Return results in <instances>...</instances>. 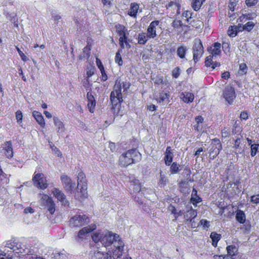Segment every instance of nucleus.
Segmentation results:
<instances>
[{
	"mask_svg": "<svg viewBox=\"0 0 259 259\" xmlns=\"http://www.w3.org/2000/svg\"><path fill=\"white\" fill-rule=\"evenodd\" d=\"M92 239L95 242H100L105 247L111 245V250L108 252H110L116 259L122 256L124 243L119 235L108 231H96L93 234Z\"/></svg>",
	"mask_w": 259,
	"mask_h": 259,
	"instance_id": "nucleus-1",
	"label": "nucleus"
},
{
	"mask_svg": "<svg viewBox=\"0 0 259 259\" xmlns=\"http://www.w3.org/2000/svg\"><path fill=\"white\" fill-rule=\"evenodd\" d=\"M140 155L136 149L129 150L120 156L119 164L121 166L126 167L140 159Z\"/></svg>",
	"mask_w": 259,
	"mask_h": 259,
	"instance_id": "nucleus-2",
	"label": "nucleus"
},
{
	"mask_svg": "<svg viewBox=\"0 0 259 259\" xmlns=\"http://www.w3.org/2000/svg\"><path fill=\"white\" fill-rule=\"evenodd\" d=\"M77 188L79 191H77L75 196L81 198H87V180L84 174L82 171H80L77 175Z\"/></svg>",
	"mask_w": 259,
	"mask_h": 259,
	"instance_id": "nucleus-3",
	"label": "nucleus"
},
{
	"mask_svg": "<svg viewBox=\"0 0 259 259\" xmlns=\"http://www.w3.org/2000/svg\"><path fill=\"white\" fill-rule=\"evenodd\" d=\"M90 222V219L83 214H76L72 217L69 221L70 228L77 229L87 225Z\"/></svg>",
	"mask_w": 259,
	"mask_h": 259,
	"instance_id": "nucleus-4",
	"label": "nucleus"
},
{
	"mask_svg": "<svg viewBox=\"0 0 259 259\" xmlns=\"http://www.w3.org/2000/svg\"><path fill=\"white\" fill-rule=\"evenodd\" d=\"M120 79H117L114 85L113 91L110 94V100L113 105H116L123 101Z\"/></svg>",
	"mask_w": 259,
	"mask_h": 259,
	"instance_id": "nucleus-5",
	"label": "nucleus"
},
{
	"mask_svg": "<svg viewBox=\"0 0 259 259\" xmlns=\"http://www.w3.org/2000/svg\"><path fill=\"white\" fill-rule=\"evenodd\" d=\"M37 252V249L34 246H26L25 245L17 243L16 245L14 253L18 254L19 257L24 256L25 255H35Z\"/></svg>",
	"mask_w": 259,
	"mask_h": 259,
	"instance_id": "nucleus-6",
	"label": "nucleus"
},
{
	"mask_svg": "<svg viewBox=\"0 0 259 259\" xmlns=\"http://www.w3.org/2000/svg\"><path fill=\"white\" fill-rule=\"evenodd\" d=\"M40 196L39 203L41 206L47 208L50 213L53 214L55 210V204L52 198L47 194H42Z\"/></svg>",
	"mask_w": 259,
	"mask_h": 259,
	"instance_id": "nucleus-7",
	"label": "nucleus"
},
{
	"mask_svg": "<svg viewBox=\"0 0 259 259\" xmlns=\"http://www.w3.org/2000/svg\"><path fill=\"white\" fill-rule=\"evenodd\" d=\"M192 50L193 60L195 62H196L200 60L204 52L203 47L200 39L194 40Z\"/></svg>",
	"mask_w": 259,
	"mask_h": 259,
	"instance_id": "nucleus-8",
	"label": "nucleus"
},
{
	"mask_svg": "<svg viewBox=\"0 0 259 259\" xmlns=\"http://www.w3.org/2000/svg\"><path fill=\"white\" fill-rule=\"evenodd\" d=\"M32 181L34 185L40 189L44 190L48 187L47 181L42 174H36L35 172Z\"/></svg>",
	"mask_w": 259,
	"mask_h": 259,
	"instance_id": "nucleus-9",
	"label": "nucleus"
},
{
	"mask_svg": "<svg viewBox=\"0 0 259 259\" xmlns=\"http://www.w3.org/2000/svg\"><path fill=\"white\" fill-rule=\"evenodd\" d=\"M211 147L209 150V156L213 159L219 154L222 149V144L218 139L212 140L211 144Z\"/></svg>",
	"mask_w": 259,
	"mask_h": 259,
	"instance_id": "nucleus-10",
	"label": "nucleus"
},
{
	"mask_svg": "<svg viewBox=\"0 0 259 259\" xmlns=\"http://www.w3.org/2000/svg\"><path fill=\"white\" fill-rule=\"evenodd\" d=\"M159 23L160 22L158 20L153 21L150 23L148 27L146 34L150 38L153 39L157 36L156 30L159 25Z\"/></svg>",
	"mask_w": 259,
	"mask_h": 259,
	"instance_id": "nucleus-11",
	"label": "nucleus"
},
{
	"mask_svg": "<svg viewBox=\"0 0 259 259\" xmlns=\"http://www.w3.org/2000/svg\"><path fill=\"white\" fill-rule=\"evenodd\" d=\"M223 96L226 101L229 104H232L235 98V93L232 87H226L224 90Z\"/></svg>",
	"mask_w": 259,
	"mask_h": 259,
	"instance_id": "nucleus-12",
	"label": "nucleus"
},
{
	"mask_svg": "<svg viewBox=\"0 0 259 259\" xmlns=\"http://www.w3.org/2000/svg\"><path fill=\"white\" fill-rule=\"evenodd\" d=\"M61 180L64 186L65 189L67 191H72L75 187V184L67 175H63L61 177Z\"/></svg>",
	"mask_w": 259,
	"mask_h": 259,
	"instance_id": "nucleus-13",
	"label": "nucleus"
},
{
	"mask_svg": "<svg viewBox=\"0 0 259 259\" xmlns=\"http://www.w3.org/2000/svg\"><path fill=\"white\" fill-rule=\"evenodd\" d=\"M52 194L54 196L60 201L63 205H68V201L66 198V196L59 189L57 188H54L52 190Z\"/></svg>",
	"mask_w": 259,
	"mask_h": 259,
	"instance_id": "nucleus-14",
	"label": "nucleus"
},
{
	"mask_svg": "<svg viewBox=\"0 0 259 259\" xmlns=\"http://www.w3.org/2000/svg\"><path fill=\"white\" fill-rule=\"evenodd\" d=\"M187 208L188 210L184 212V218L187 221L192 222L197 217V211L193 209L191 205H188Z\"/></svg>",
	"mask_w": 259,
	"mask_h": 259,
	"instance_id": "nucleus-15",
	"label": "nucleus"
},
{
	"mask_svg": "<svg viewBox=\"0 0 259 259\" xmlns=\"http://www.w3.org/2000/svg\"><path fill=\"white\" fill-rule=\"evenodd\" d=\"M96 228V225H92L88 227H83L78 233L76 239L79 241V239H82L87 234L94 230Z\"/></svg>",
	"mask_w": 259,
	"mask_h": 259,
	"instance_id": "nucleus-16",
	"label": "nucleus"
},
{
	"mask_svg": "<svg viewBox=\"0 0 259 259\" xmlns=\"http://www.w3.org/2000/svg\"><path fill=\"white\" fill-rule=\"evenodd\" d=\"M53 121L55 126L56 127V132L58 135H62L65 131L64 124L57 117H53Z\"/></svg>",
	"mask_w": 259,
	"mask_h": 259,
	"instance_id": "nucleus-17",
	"label": "nucleus"
},
{
	"mask_svg": "<svg viewBox=\"0 0 259 259\" xmlns=\"http://www.w3.org/2000/svg\"><path fill=\"white\" fill-rule=\"evenodd\" d=\"M130 183L131 185L129 189L131 191V193L140 192L141 190V186L139 181L137 179H134L131 181Z\"/></svg>",
	"mask_w": 259,
	"mask_h": 259,
	"instance_id": "nucleus-18",
	"label": "nucleus"
},
{
	"mask_svg": "<svg viewBox=\"0 0 259 259\" xmlns=\"http://www.w3.org/2000/svg\"><path fill=\"white\" fill-rule=\"evenodd\" d=\"M221 44L217 42L208 49V51L210 54H212L213 56L217 57L221 53Z\"/></svg>",
	"mask_w": 259,
	"mask_h": 259,
	"instance_id": "nucleus-19",
	"label": "nucleus"
},
{
	"mask_svg": "<svg viewBox=\"0 0 259 259\" xmlns=\"http://www.w3.org/2000/svg\"><path fill=\"white\" fill-rule=\"evenodd\" d=\"M173 159V153L171 151V148L167 147L166 149L164 156L165 163L166 165H170Z\"/></svg>",
	"mask_w": 259,
	"mask_h": 259,
	"instance_id": "nucleus-20",
	"label": "nucleus"
},
{
	"mask_svg": "<svg viewBox=\"0 0 259 259\" xmlns=\"http://www.w3.org/2000/svg\"><path fill=\"white\" fill-rule=\"evenodd\" d=\"M180 98L183 101L187 103H191L193 101L194 96L192 93L184 92L181 93Z\"/></svg>",
	"mask_w": 259,
	"mask_h": 259,
	"instance_id": "nucleus-21",
	"label": "nucleus"
},
{
	"mask_svg": "<svg viewBox=\"0 0 259 259\" xmlns=\"http://www.w3.org/2000/svg\"><path fill=\"white\" fill-rule=\"evenodd\" d=\"M4 149L5 154L8 158H11L13 156L12 144L10 141L6 142L5 143Z\"/></svg>",
	"mask_w": 259,
	"mask_h": 259,
	"instance_id": "nucleus-22",
	"label": "nucleus"
},
{
	"mask_svg": "<svg viewBox=\"0 0 259 259\" xmlns=\"http://www.w3.org/2000/svg\"><path fill=\"white\" fill-rule=\"evenodd\" d=\"M33 116L37 122V123L42 127H44L45 125V122L43 116L41 114L36 111H34L32 113Z\"/></svg>",
	"mask_w": 259,
	"mask_h": 259,
	"instance_id": "nucleus-23",
	"label": "nucleus"
},
{
	"mask_svg": "<svg viewBox=\"0 0 259 259\" xmlns=\"http://www.w3.org/2000/svg\"><path fill=\"white\" fill-rule=\"evenodd\" d=\"M87 99L88 100V106L90 109V111L93 112V108L96 105L95 98L91 93L88 92L87 93Z\"/></svg>",
	"mask_w": 259,
	"mask_h": 259,
	"instance_id": "nucleus-24",
	"label": "nucleus"
},
{
	"mask_svg": "<svg viewBox=\"0 0 259 259\" xmlns=\"http://www.w3.org/2000/svg\"><path fill=\"white\" fill-rule=\"evenodd\" d=\"M256 17L255 13L252 12L247 14H242L239 18V21L244 22L248 20H252Z\"/></svg>",
	"mask_w": 259,
	"mask_h": 259,
	"instance_id": "nucleus-25",
	"label": "nucleus"
},
{
	"mask_svg": "<svg viewBox=\"0 0 259 259\" xmlns=\"http://www.w3.org/2000/svg\"><path fill=\"white\" fill-rule=\"evenodd\" d=\"M139 9V6L136 3H132L130 9L128 11V15L131 16L136 17Z\"/></svg>",
	"mask_w": 259,
	"mask_h": 259,
	"instance_id": "nucleus-26",
	"label": "nucleus"
},
{
	"mask_svg": "<svg viewBox=\"0 0 259 259\" xmlns=\"http://www.w3.org/2000/svg\"><path fill=\"white\" fill-rule=\"evenodd\" d=\"M187 50L188 49L186 46H181L177 49V54L178 56L181 59H185V56Z\"/></svg>",
	"mask_w": 259,
	"mask_h": 259,
	"instance_id": "nucleus-27",
	"label": "nucleus"
},
{
	"mask_svg": "<svg viewBox=\"0 0 259 259\" xmlns=\"http://www.w3.org/2000/svg\"><path fill=\"white\" fill-rule=\"evenodd\" d=\"M227 251L228 254L227 255L231 257H234L236 253L238 251V248L234 245H229L227 247Z\"/></svg>",
	"mask_w": 259,
	"mask_h": 259,
	"instance_id": "nucleus-28",
	"label": "nucleus"
},
{
	"mask_svg": "<svg viewBox=\"0 0 259 259\" xmlns=\"http://www.w3.org/2000/svg\"><path fill=\"white\" fill-rule=\"evenodd\" d=\"M202 199L197 195V191L194 188L192 191L191 198V202L193 205L196 206L197 203L201 202Z\"/></svg>",
	"mask_w": 259,
	"mask_h": 259,
	"instance_id": "nucleus-29",
	"label": "nucleus"
},
{
	"mask_svg": "<svg viewBox=\"0 0 259 259\" xmlns=\"http://www.w3.org/2000/svg\"><path fill=\"white\" fill-rule=\"evenodd\" d=\"M236 219L238 222L243 224L245 222L246 216L242 210L238 209L236 211Z\"/></svg>",
	"mask_w": 259,
	"mask_h": 259,
	"instance_id": "nucleus-30",
	"label": "nucleus"
},
{
	"mask_svg": "<svg viewBox=\"0 0 259 259\" xmlns=\"http://www.w3.org/2000/svg\"><path fill=\"white\" fill-rule=\"evenodd\" d=\"M149 39H150V37L145 33H141L138 34V40L140 45H145Z\"/></svg>",
	"mask_w": 259,
	"mask_h": 259,
	"instance_id": "nucleus-31",
	"label": "nucleus"
},
{
	"mask_svg": "<svg viewBox=\"0 0 259 259\" xmlns=\"http://www.w3.org/2000/svg\"><path fill=\"white\" fill-rule=\"evenodd\" d=\"M210 237L212 240V244L214 246H217L218 241L220 240L221 235L216 232H213L210 234Z\"/></svg>",
	"mask_w": 259,
	"mask_h": 259,
	"instance_id": "nucleus-32",
	"label": "nucleus"
},
{
	"mask_svg": "<svg viewBox=\"0 0 259 259\" xmlns=\"http://www.w3.org/2000/svg\"><path fill=\"white\" fill-rule=\"evenodd\" d=\"M17 243L12 240H8L6 242L5 247L10 248L11 249L10 253L11 254L12 252H14ZM8 252H9V251H8Z\"/></svg>",
	"mask_w": 259,
	"mask_h": 259,
	"instance_id": "nucleus-33",
	"label": "nucleus"
},
{
	"mask_svg": "<svg viewBox=\"0 0 259 259\" xmlns=\"http://www.w3.org/2000/svg\"><path fill=\"white\" fill-rule=\"evenodd\" d=\"M54 257L55 259H67L66 252L64 250L56 251L54 254Z\"/></svg>",
	"mask_w": 259,
	"mask_h": 259,
	"instance_id": "nucleus-34",
	"label": "nucleus"
},
{
	"mask_svg": "<svg viewBox=\"0 0 259 259\" xmlns=\"http://www.w3.org/2000/svg\"><path fill=\"white\" fill-rule=\"evenodd\" d=\"M205 1V0H193L192 4L193 9L196 11H198Z\"/></svg>",
	"mask_w": 259,
	"mask_h": 259,
	"instance_id": "nucleus-35",
	"label": "nucleus"
},
{
	"mask_svg": "<svg viewBox=\"0 0 259 259\" xmlns=\"http://www.w3.org/2000/svg\"><path fill=\"white\" fill-rule=\"evenodd\" d=\"M166 7L167 8L172 7L174 9H176L177 11V13L179 14L180 13V5L179 3H178L176 1H171L169 2L166 5Z\"/></svg>",
	"mask_w": 259,
	"mask_h": 259,
	"instance_id": "nucleus-36",
	"label": "nucleus"
},
{
	"mask_svg": "<svg viewBox=\"0 0 259 259\" xmlns=\"http://www.w3.org/2000/svg\"><path fill=\"white\" fill-rule=\"evenodd\" d=\"M89 53L90 49L88 48L87 47L84 48L82 53L79 56V59L80 60L88 59L90 56Z\"/></svg>",
	"mask_w": 259,
	"mask_h": 259,
	"instance_id": "nucleus-37",
	"label": "nucleus"
},
{
	"mask_svg": "<svg viewBox=\"0 0 259 259\" xmlns=\"http://www.w3.org/2000/svg\"><path fill=\"white\" fill-rule=\"evenodd\" d=\"M119 27L120 28V30H119V32H118L120 36L119 41H121L123 40L127 39V37L125 36L124 27L123 26L119 25Z\"/></svg>",
	"mask_w": 259,
	"mask_h": 259,
	"instance_id": "nucleus-38",
	"label": "nucleus"
},
{
	"mask_svg": "<svg viewBox=\"0 0 259 259\" xmlns=\"http://www.w3.org/2000/svg\"><path fill=\"white\" fill-rule=\"evenodd\" d=\"M170 171L171 174H177L179 171H180L181 169L180 168V166L176 162H173L171 164H170Z\"/></svg>",
	"mask_w": 259,
	"mask_h": 259,
	"instance_id": "nucleus-39",
	"label": "nucleus"
},
{
	"mask_svg": "<svg viewBox=\"0 0 259 259\" xmlns=\"http://www.w3.org/2000/svg\"><path fill=\"white\" fill-rule=\"evenodd\" d=\"M216 57L214 56H213L212 54H210L209 56H207L205 61V65L207 67H210L211 64H212V60L214 58H215Z\"/></svg>",
	"mask_w": 259,
	"mask_h": 259,
	"instance_id": "nucleus-40",
	"label": "nucleus"
},
{
	"mask_svg": "<svg viewBox=\"0 0 259 259\" xmlns=\"http://www.w3.org/2000/svg\"><path fill=\"white\" fill-rule=\"evenodd\" d=\"M115 62L118 64L119 66H121L123 64L122 59L120 53V51H118L116 53L115 57Z\"/></svg>",
	"mask_w": 259,
	"mask_h": 259,
	"instance_id": "nucleus-41",
	"label": "nucleus"
},
{
	"mask_svg": "<svg viewBox=\"0 0 259 259\" xmlns=\"http://www.w3.org/2000/svg\"><path fill=\"white\" fill-rule=\"evenodd\" d=\"M258 146H259L258 144H254L251 145L250 155L252 157H254L256 155V152L257 151V150L258 148Z\"/></svg>",
	"mask_w": 259,
	"mask_h": 259,
	"instance_id": "nucleus-42",
	"label": "nucleus"
},
{
	"mask_svg": "<svg viewBox=\"0 0 259 259\" xmlns=\"http://www.w3.org/2000/svg\"><path fill=\"white\" fill-rule=\"evenodd\" d=\"M120 83L121 84V88L123 90V92L127 91L131 86V83L127 81H121L120 80Z\"/></svg>",
	"mask_w": 259,
	"mask_h": 259,
	"instance_id": "nucleus-43",
	"label": "nucleus"
},
{
	"mask_svg": "<svg viewBox=\"0 0 259 259\" xmlns=\"http://www.w3.org/2000/svg\"><path fill=\"white\" fill-rule=\"evenodd\" d=\"M7 253L6 252V249H5L4 250H1L0 251V259H12V257L10 256L11 254L8 253V255H7Z\"/></svg>",
	"mask_w": 259,
	"mask_h": 259,
	"instance_id": "nucleus-44",
	"label": "nucleus"
},
{
	"mask_svg": "<svg viewBox=\"0 0 259 259\" xmlns=\"http://www.w3.org/2000/svg\"><path fill=\"white\" fill-rule=\"evenodd\" d=\"M228 33L229 36L234 37L237 34V28L234 26H230L229 28Z\"/></svg>",
	"mask_w": 259,
	"mask_h": 259,
	"instance_id": "nucleus-45",
	"label": "nucleus"
},
{
	"mask_svg": "<svg viewBox=\"0 0 259 259\" xmlns=\"http://www.w3.org/2000/svg\"><path fill=\"white\" fill-rule=\"evenodd\" d=\"M95 68L94 67H91L88 68L87 71V82L89 83V79L94 74Z\"/></svg>",
	"mask_w": 259,
	"mask_h": 259,
	"instance_id": "nucleus-46",
	"label": "nucleus"
},
{
	"mask_svg": "<svg viewBox=\"0 0 259 259\" xmlns=\"http://www.w3.org/2000/svg\"><path fill=\"white\" fill-rule=\"evenodd\" d=\"M254 25L255 24L253 22L249 21L243 26V29L247 31H250L253 29Z\"/></svg>",
	"mask_w": 259,
	"mask_h": 259,
	"instance_id": "nucleus-47",
	"label": "nucleus"
},
{
	"mask_svg": "<svg viewBox=\"0 0 259 259\" xmlns=\"http://www.w3.org/2000/svg\"><path fill=\"white\" fill-rule=\"evenodd\" d=\"M193 13L190 11H185L183 14L182 16L186 18L187 21H189V19L192 18Z\"/></svg>",
	"mask_w": 259,
	"mask_h": 259,
	"instance_id": "nucleus-48",
	"label": "nucleus"
},
{
	"mask_svg": "<svg viewBox=\"0 0 259 259\" xmlns=\"http://www.w3.org/2000/svg\"><path fill=\"white\" fill-rule=\"evenodd\" d=\"M169 95L167 93H161L159 95V102H162L169 98Z\"/></svg>",
	"mask_w": 259,
	"mask_h": 259,
	"instance_id": "nucleus-49",
	"label": "nucleus"
},
{
	"mask_svg": "<svg viewBox=\"0 0 259 259\" xmlns=\"http://www.w3.org/2000/svg\"><path fill=\"white\" fill-rule=\"evenodd\" d=\"M199 224L202 226L204 229H206L210 226L209 222L204 219H202L200 220L199 222Z\"/></svg>",
	"mask_w": 259,
	"mask_h": 259,
	"instance_id": "nucleus-50",
	"label": "nucleus"
},
{
	"mask_svg": "<svg viewBox=\"0 0 259 259\" xmlns=\"http://www.w3.org/2000/svg\"><path fill=\"white\" fill-rule=\"evenodd\" d=\"M119 45L121 49H124V48L129 49L131 47L130 45L127 41V39L119 41Z\"/></svg>",
	"mask_w": 259,
	"mask_h": 259,
	"instance_id": "nucleus-51",
	"label": "nucleus"
},
{
	"mask_svg": "<svg viewBox=\"0 0 259 259\" xmlns=\"http://www.w3.org/2000/svg\"><path fill=\"white\" fill-rule=\"evenodd\" d=\"M180 74V69L177 67L175 68L172 71V75L175 78H178Z\"/></svg>",
	"mask_w": 259,
	"mask_h": 259,
	"instance_id": "nucleus-52",
	"label": "nucleus"
},
{
	"mask_svg": "<svg viewBox=\"0 0 259 259\" xmlns=\"http://www.w3.org/2000/svg\"><path fill=\"white\" fill-rule=\"evenodd\" d=\"M22 113L21 111H17L16 112V118L17 120V122L20 124L22 123Z\"/></svg>",
	"mask_w": 259,
	"mask_h": 259,
	"instance_id": "nucleus-53",
	"label": "nucleus"
},
{
	"mask_svg": "<svg viewBox=\"0 0 259 259\" xmlns=\"http://www.w3.org/2000/svg\"><path fill=\"white\" fill-rule=\"evenodd\" d=\"M239 68V73L243 74L246 72L247 66L246 64L244 63L241 64L240 65Z\"/></svg>",
	"mask_w": 259,
	"mask_h": 259,
	"instance_id": "nucleus-54",
	"label": "nucleus"
},
{
	"mask_svg": "<svg viewBox=\"0 0 259 259\" xmlns=\"http://www.w3.org/2000/svg\"><path fill=\"white\" fill-rule=\"evenodd\" d=\"M258 2V0H246L245 3L248 7L255 6Z\"/></svg>",
	"mask_w": 259,
	"mask_h": 259,
	"instance_id": "nucleus-55",
	"label": "nucleus"
},
{
	"mask_svg": "<svg viewBox=\"0 0 259 259\" xmlns=\"http://www.w3.org/2000/svg\"><path fill=\"white\" fill-rule=\"evenodd\" d=\"M17 50L18 52L19 55H20V57L21 58V59L23 61H26L27 60V57L25 55V54L20 50V49L16 47Z\"/></svg>",
	"mask_w": 259,
	"mask_h": 259,
	"instance_id": "nucleus-56",
	"label": "nucleus"
},
{
	"mask_svg": "<svg viewBox=\"0 0 259 259\" xmlns=\"http://www.w3.org/2000/svg\"><path fill=\"white\" fill-rule=\"evenodd\" d=\"M166 178L164 175H162L161 172H160V179L159 182V185H164L166 184Z\"/></svg>",
	"mask_w": 259,
	"mask_h": 259,
	"instance_id": "nucleus-57",
	"label": "nucleus"
},
{
	"mask_svg": "<svg viewBox=\"0 0 259 259\" xmlns=\"http://www.w3.org/2000/svg\"><path fill=\"white\" fill-rule=\"evenodd\" d=\"M251 201L253 203H259V195L252 196L251 197Z\"/></svg>",
	"mask_w": 259,
	"mask_h": 259,
	"instance_id": "nucleus-58",
	"label": "nucleus"
},
{
	"mask_svg": "<svg viewBox=\"0 0 259 259\" xmlns=\"http://www.w3.org/2000/svg\"><path fill=\"white\" fill-rule=\"evenodd\" d=\"M172 26L174 28H179L181 26V21L180 20H174L172 23Z\"/></svg>",
	"mask_w": 259,
	"mask_h": 259,
	"instance_id": "nucleus-59",
	"label": "nucleus"
},
{
	"mask_svg": "<svg viewBox=\"0 0 259 259\" xmlns=\"http://www.w3.org/2000/svg\"><path fill=\"white\" fill-rule=\"evenodd\" d=\"M169 211H170V212L172 214H174L175 218L177 219V210L176 209V208L174 206L171 205L169 207Z\"/></svg>",
	"mask_w": 259,
	"mask_h": 259,
	"instance_id": "nucleus-60",
	"label": "nucleus"
},
{
	"mask_svg": "<svg viewBox=\"0 0 259 259\" xmlns=\"http://www.w3.org/2000/svg\"><path fill=\"white\" fill-rule=\"evenodd\" d=\"M222 135L224 138L228 137L229 136V130L226 128H224L222 131Z\"/></svg>",
	"mask_w": 259,
	"mask_h": 259,
	"instance_id": "nucleus-61",
	"label": "nucleus"
},
{
	"mask_svg": "<svg viewBox=\"0 0 259 259\" xmlns=\"http://www.w3.org/2000/svg\"><path fill=\"white\" fill-rule=\"evenodd\" d=\"M222 48L224 52L229 51L230 49V44L228 42H223L222 44Z\"/></svg>",
	"mask_w": 259,
	"mask_h": 259,
	"instance_id": "nucleus-62",
	"label": "nucleus"
},
{
	"mask_svg": "<svg viewBox=\"0 0 259 259\" xmlns=\"http://www.w3.org/2000/svg\"><path fill=\"white\" fill-rule=\"evenodd\" d=\"M96 64L100 71L104 69L101 61L98 58L96 59Z\"/></svg>",
	"mask_w": 259,
	"mask_h": 259,
	"instance_id": "nucleus-63",
	"label": "nucleus"
},
{
	"mask_svg": "<svg viewBox=\"0 0 259 259\" xmlns=\"http://www.w3.org/2000/svg\"><path fill=\"white\" fill-rule=\"evenodd\" d=\"M51 148L52 150H53L55 152V154L57 155L58 156H60L61 155V152L56 147L54 146H51Z\"/></svg>",
	"mask_w": 259,
	"mask_h": 259,
	"instance_id": "nucleus-64",
	"label": "nucleus"
}]
</instances>
